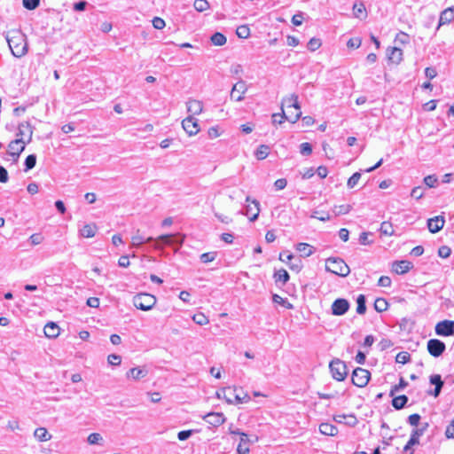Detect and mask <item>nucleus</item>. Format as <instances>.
Listing matches in <instances>:
<instances>
[{
	"mask_svg": "<svg viewBox=\"0 0 454 454\" xmlns=\"http://www.w3.org/2000/svg\"><path fill=\"white\" fill-rule=\"evenodd\" d=\"M270 153V146L266 145H261L255 151L254 155L257 160H264Z\"/></svg>",
	"mask_w": 454,
	"mask_h": 454,
	"instance_id": "35",
	"label": "nucleus"
},
{
	"mask_svg": "<svg viewBox=\"0 0 454 454\" xmlns=\"http://www.w3.org/2000/svg\"><path fill=\"white\" fill-rule=\"evenodd\" d=\"M423 435V429H414L411 432V437L405 446L403 447V451L408 452L409 450H413L412 446L419 443V437Z\"/></svg>",
	"mask_w": 454,
	"mask_h": 454,
	"instance_id": "18",
	"label": "nucleus"
},
{
	"mask_svg": "<svg viewBox=\"0 0 454 454\" xmlns=\"http://www.w3.org/2000/svg\"><path fill=\"white\" fill-rule=\"evenodd\" d=\"M444 223V216L437 215L427 220V228L431 233H436L443 228Z\"/></svg>",
	"mask_w": 454,
	"mask_h": 454,
	"instance_id": "14",
	"label": "nucleus"
},
{
	"mask_svg": "<svg viewBox=\"0 0 454 454\" xmlns=\"http://www.w3.org/2000/svg\"><path fill=\"white\" fill-rule=\"evenodd\" d=\"M223 392H229L231 395V398L233 399V403H247L250 400V396L242 391L241 388L237 387H224L223 388Z\"/></svg>",
	"mask_w": 454,
	"mask_h": 454,
	"instance_id": "9",
	"label": "nucleus"
},
{
	"mask_svg": "<svg viewBox=\"0 0 454 454\" xmlns=\"http://www.w3.org/2000/svg\"><path fill=\"white\" fill-rule=\"evenodd\" d=\"M25 150V142L22 138L12 140L8 145L7 153H19L20 154Z\"/></svg>",
	"mask_w": 454,
	"mask_h": 454,
	"instance_id": "23",
	"label": "nucleus"
},
{
	"mask_svg": "<svg viewBox=\"0 0 454 454\" xmlns=\"http://www.w3.org/2000/svg\"><path fill=\"white\" fill-rule=\"evenodd\" d=\"M370 378L371 372L368 370L357 367L353 371L351 380L355 386L364 387L368 384Z\"/></svg>",
	"mask_w": 454,
	"mask_h": 454,
	"instance_id": "6",
	"label": "nucleus"
},
{
	"mask_svg": "<svg viewBox=\"0 0 454 454\" xmlns=\"http://www.w3.org/2000/svg\"><path fill=\"white\" fill-rule=\"evenodd\" d=\"M182 127L189 136L196 135L200 131L198 120L192 115L183 120Z\"/></svg>",
	"mask_w": 454,
	"mask_h": 454,
	"instance_id": "11",
	"label": "nucleus"
},
{
	"mask_svg": "<svg viewBox=\"0 0 454 454\" xmlns=\"http://www.w3.org/2000/svg\"><path fill=\"white\" fill-rule=\"evenodd\" d=\"M211 42L215 46H223L226 43L227 38L223 34L215 32L211 36Z\"/></svg>",
	"mask_w": 454,
	"mask_h": 454,
	"instance_id": "34",
	"label": "nucleus"
},
{
	"mask_svg": "<svg viewBox=\"0 0 454 454\" xmlns=\"http://www.w3.org/2000/svg\"><path fill=\"white\" fill-rule=\"evenodd\" d=\"M325 270L340 277H347L349 272V267L340 258L331 257L326 260Z\"/></svg>",
	"mask_w": 454,
	"mask_h": 454,
	"instance_id": "3",
	"label": "nucleus"
},
{
	"mask_svg": "<svg viewBox=\"0 0 454 454\" xmlns=\"http://www.w3.org/2000/svg\"><path fill=\"white\" fill-rule=\"evenodd\" d=\"M203 110V104L200 100L190 99L187 102V111L192 115H197L201 114Z\"/></svg>",
	"mask_w": 454,
	"mask_h": 454,
	"instance_id": "21",
	"label": "nucleus"
},
{
	"mask_svg": "<svg viewBox=\"0 0 454 454\" xmlns=\"http://www.w3.org/2000/svg\"><path fill=\"white\" fill-rule=\"evenodd\" d=\"M445 435L449 439H450V438L454 439V419L451 420L450 425L447 427L446 431H445Z\"/></svg>",
	"mask_w": 454,
	"mask_h": 454,
	"instance_id": "64",
	"label": "nucleus"
},
{
	"mask_svg": "<svg viewBox=\"0 0 454 454\" xmlns=\"http://www.w3.org/2000/svg\"><path fill=\"white\" fill-rule=\"evenodd\" d=\"M301 115V107L298 102V96L292 94L282 101V113L273 114V123L281 124L285 120L295 123Z\"/></svg>",
	"mask_w": 454,
	"mask_h": 454,
	"instance_id": "1",
	"label": "nucleus"
},
{
	"mask_svg": "<svg viewBox=\"0 0 454 454\" xmlns=\"http://www.w3.org/2000/svg\"><path fill=\"white\" fill-rule=\"evenodd\" d=\"M451 250L447 246H442L438 249V255L442 258H448L450 255Z\"/></svg>",
	"mask_w": 454,
	"mask_h": 454,
	"instance_id": "61",
	"label": "nucleus"
},
{
	"mask_svg": "<svg viewBox=\"0 0 454 454\" xmlns=\"http://www.w3.org/2000/svg\"><path fill=\"white\" fill-rule=\"evenodd\" d=\"M152 22L156 29H162L166 26L165 20L160 17H154Z\"/></svg>",
	"mask_w": 454,
	"mask_h": 454,
	"instance_id": "60",
	"label": "nucleus"
},
{
	"mask_svg": "<svg viewBox=\"0 0 454 454\" xmlns=\"http://www.w3.org/2000/svg\"><path fill=\"white\" fill-rule=\"evenodd\" d=\"M365 302H366L365 296L364 294H359L356 299V304H357L356 312L358 314L363 315L365 313V311H366Z\"/></svg>",
	"mask_w": 454,
	"mask_h": 454,
	"instance_id": "38",
	"label": "nucleus"
},
{
	"mask_svg": "<svg viewBox=\"0 0 454 454\" xmlns=\"http://www.w3.org/2000/svg\"><path fill=\"white\" fill-rule=\"evenodd\" d=\"M427 348L432 356L439 357L445 351L446 345L443 341L438 339H431L427 341Z\"/></svg>",
	"mask_w": 454,
	"mask_h": 454,
	"instance_id": "8",
	"label": "nucleus"
},
{
	"mask_svg": "<svg viewBox=\"0 0 454 454\" xmlns=\"http://www.w3.org/2000/svg\"><path fill=\"white\" fill-rule=\"evenodd\" d=\"M23 6L29 11L38 7L40 0H22Z\"/></svg>",
	"mask_w": 454,
	"mask_h": 454,
	"instance_id": "55",
	"label": "nucleus"
},
{
	"mask_svg": "<svg viewBox=\"0 0 454 454\" xmlns=\"http://www.w3.org/2000/svg\"><path fill=\"white\" fill-rule=\"evenodd\" d=\"M87 441L90 444H99L103 441V437L98 433H91Z\"/></svg>",
	"mask_w": 454,
	"mask_h": 454,
	"instance_id": "54",
	"label": "nucleus"
},
{
	"mask_svg": "<svg viewBox=\"0 0 454 454\" xmlns=\"http://www.w3.org/2000/svg\"><path fill=\"white\" fill-rule=\"evenodd\" d=\"M395 42L402 45L408 44L410 43V35L407 33L400 31L395 35Z\"/></svg>",
	"mask_w": 454,
	"mask_h": 454,
	"instance_id": "44",
	"label": "nucleus"
},
{
	"mask_svg": "<svg viewBox=\"0 0 454 454\" xmlns=\"http://www.w3.org/2000/svg\"><path fill=\"white\" fill-rule=\"evenodd\" d=\"M437 181H438V179L434 175H429V176H427L426 177H424V184L428 188L434 187L435 184H437Z\"/></svg>",
	"mask_w": 454,
	"mask_h": 454,
	"instance_id": "56",
	"label": "nucleus"
},
{
	"mask_svg": "<svg viewBox=\"0 0 454 454\" xmlns=\"http://www.w3.org/2000/svg\"><path fill=\"white\" fill-rule=\"evenodd\" d=\"M147 372H148L145 369L139 368V367H134V368H131L127 372V377L132 378L134 380H140V379L145 377L147 375Z\"/></svg>",
	"mask_w": 454,
	"mask_h": 454,
	"instance_id": "27",
	"label": "nucleus"
},
{
	"mask_svg": "<svg viewBox=\"0 0 454 454\" xmlns=\"http://www.w3.org/2000/svg\"><path fill=\"white\" fill-rule=\"evenodd\" d=\"M412 267L413 264L410 261H395L392 264V270L396 274L403 275L407 273L411 269H412Z\"/></svg>",
	"mask_w": 454,
	"mask_h": 454,
	"instance_id": "15",
	"label": "nucleus"
},
{
	"mask_svg": "<svg viewBox=\"0 0 454 454\" xmlns=\"http://www.w3.org/2000/svg\"><path fill=\"white\" fill-rule=\"evenodd\" d=\"M203 419L213 427H218L225 421V417L222 412H209Z\"/></svg>",
	"mask_w": 454,
	"mask_h": 454,
	"instance_id": "17",
	"label": "nucleus"
},
{
	"mask_svg": "<svg viewBox=\"0 0 454 454\" xmlns=\"http://www.w3.org/2000/svg\"><path fill=\"white\" fill-rule=\"evenodd\" d=\"M192 319L199 325H205L209 323L208 318L203 313L195 314Z\"/></svg>",
	"mask_w": 454,
	"mask_h": 454,
	"instance_id": "49",
	"label": "nucleus"
},
{
	"mask_svg": "<svg viewBox=\"0 0 454 454\" xmlns=\"http://www.w3.org/2000/svg\"><path fill=\"white\" fill-rule=\"evenodd\" d=\"M430 383L434 385L435 387L433 392H430L434 397H437L443 387V381L439 374H434L430 376Z\"/></svg>",
	"mask_w": 454,
	"mask_h": 454,
	"instance_id": "22",
	"label": "nucleus"
},
{
	"mask_svg": "<svg viewBox=\"0 0 454 454\" xmlns=\"http://www.w3.org/2000/svg\"><path fill=\"white\" fill-rule=\"evenodd\" d=\"M272 301L273 302L280 304L286 309H293V305L287 301V299H285L278 294H273Z\"/></svg>",
	"mask_w": 454,
	"mask_h": 454,
	"instance_id": "47",
	"label": "nucleus"
},
{
	"mask_svg": "<svg viewBox=\"0 0 454 454\" xmlns=\"http://www.w3.org/2000/svg\"><path fill=\"white\" fill-rule=\"evenodd\" d=\"M311 217L318 219L319 221H322V222H326L331 219V215L328 212L318 211V210L313 211L311 214Z\"/></svg>",
	"mask_w": 454,
	"mask_h": 454,
	"instance_id": "43",
	"label": "nucleus"
},
{
	"mask_svg": "<svg viewBox=\"0 0 454 454\" xmlns=\"http://www.w3.org/2000/svg\"><path fill=\"white\" fill-rule=\"evenodd\" d=\"M319 432L322 434L328 435V436H335L338 434V428L330 423H321L319 425Z\"/></svg>",
	"mask_w": 454,
	"mask_h": 454,
	"instance_id": "24",
	"label": "nucleus"
},
{
	"mask_svg": "<svg viewBox=\"0 0 454 454\" xmlns=\"http://www.w3.org/2000/svg\"><path fill=\"white\" fill-rule=\"evenodd\" d=\"M44 334L48 338H56L59 334V327L54 322H49L44 326Z\"/></svg>",
	"mask_w": 454,
	"mask_h": 454,
	"instance_id": "25",
	"label": "nucleus"
},
{
	"mask_svg": "<svg viewBox=\"0 0 454 454\" xmlns=\"http://www.w3.org/2000/svg\"><path fill=\"white\" fill-rule=\"evenodd\" d=\"M81 235L84 238H92L96 234V226L92 224H85L81 229Z\"/></svg>",
	"mask_w": 454,
	"mask_h": 454,
	"instance_id": "36",
	"label": "nucleus"
},
{
	"mask_svg": "<svg viewBox=\"0 0 454 454\" xmlns=\"http://www.w3.org/2000/svg\"><path fill=\"white\" fill-rule=\"evenodd\" d=\"M392 397V405L395 410L403 409L408 402V397L405 395H401L398 396L394 395Z\"/></svg>",
	"mask_w": 454,
	"mask_h": 454,
	"instance_id": "30",
	"label": "nucleus"
},
{
	"mask_svg": "<svg viewBox=\"0 0 454 454\" xmlns=\"http://www.w3.org/2000/svg\"><path fill=\"white\" fill-rule=\"evenodd\" d=\"M388 308V303L384 298H377L374 301V309L378 312L386 311Z\"/></svg>",
	"mask_w": 454,
	"mask_h": 454,
	"instance_id": "39",
	"label": "nucleus"
},
{
	"mask_svg": "<svg viewBox=\"0 0 454 454\" xmlns=\"http://www.w3.org/2000/svg\"><path fill=\"white\" fill-rule=\"evenodd\" d=\"M362 40L359 37L350 38L347 42L348 48L358 49L361 46Z\"/></svg>",
	"mask_w": 454,
	"mask_h": 454,
	"instance_id": "59",
	"label": "nucleus"
},
{
	"mask_svg": "<svg viewBox=\"0 0 454 454\" xmlns=\"http://www.w3.org/2000/svg\"><path fill=\"white\" fill-rule=\"evenodd\" d=\"M274 278L277 284L281 283L282 285H285L289 280L290 276L286 270L281 269L274 274Z\"/></svg>",
	"mask_w": 454,
	"mask_h": 454,
	"instance_id": "33",
	"label": "nucleus"
},
{
	"mask_svg": "<svg viewBox=\"0 0 454 454\" xmlns=\"http://www.w3.org/2000/svg\"><path fill=\"white\" fill-rule=\"evenodd\" d=\"M173 239L174 236L172 234L161 235L157 239L154 247L160 249L161 245H170L173 242Z\"/></svg>",
	"mask_w": 454,
	"mask_h": 454,
	"instance_id": "31",
	"label": "nucleus"
},
{
	"mask_svg": "<svg viewBox=\"0 0 454 454\" xmlns=\"http://www.w3.org/2000/svg\"><path fill=\"white\" fill-rule=\"evenodd\" d=\"M6 40L14 57L21 58L27 54L28 49L27 37L20 31L10 32L6 36Z\"/></svg>",
	"mask_w": 454,
	"mask_h": 454,
	"instance_id": "2",
	"label": "nucleus"
},
{
	"mask_svg": "<svg viewBox=\"0 0 454 454\" xmlns=\"http://www.w3.org/2000/svg\"><path fill=\"white\" fill-rule=\"evenodd\" d=\"M35 164H36V155L29 154L28 156H27L25 162H24V165H25L24 171L27 172V171L31 170L32 168H35Z\"/></svg>",
	"mask_w": 454,
	"mask_h": 454,
	"instance_id": "40",
	"label": "nucleus"
},
{
	"mask_svg": "<svg viewBox=\"0 0 454 454\" xmlns=\"http://www.w3.org/2000/svg\"><path fill=\"white\" fill-rule=\"evenodd\" d=\"M380 231L383 235L391 236L394 233V228L388 222H383L380 225Z\"/></svg>",
	"mask_w": 454,
	"mask_h": 454,
	"instance_id": "45",
	"label": "nucleus"
},
{
	"mask_svg": "<svg viewBox=\"0 0 454 454\" xmlns=\"http://www.w3.org/2000/svg\"><path fill=\"white\" fill-rule=\"evenodd\" d=\"M300 153L302 155H305V156L310 155L311 153H312V146H311V145L309 143H308V142L301 144V145H300Z\"/></svg>",
	"mask_w": 454,
	"mask_h": 454,
	"instance_id": "57",
	"label": "nucleus"
},
{
	"mask_svg": "<svg viewBox=\"0 0 454 454\" xmlns=\"http://www.w3.org/2000/svg\"><path fill=\"white\" fill-rule=\"evenodd\" d=\"M34 436L39 441V442H47L51 440V435L48 433L47 429L45 427H38L34 432Z\"/></svg>",
	"mask_w": 454,
	"mask_h": 454,
	"instance_id": "29",
	"label": "nucleus"
},
{
	"mask_svg": "<svg viewBox=\"0 0 454 454\" xmlns=\"http://www.w3.org/2000/svg\"><path fill=\"white\" fill-rule=\"evenodd\" d=\"M436 335L438 336H451L454 335V321L442 320L436 324L434 327Z\"/></svg>",
	"mask_w": 454,
	"mask_h": 454,
	"instance_id": "7",
	"label": "nucleus"
},
{
	"mask_svg": "<svg viewBox=\"0 0 454 454\" xmlns=\"http://www.w3.org/2000/svg\"><path fill=\"white\" fill-rule=\"evenodd\" d=\"M28 134V142L31 141L32 135H33V128L31 124L28 121L22 122L19 125V133L18 136H25L26 134Z\"/></svg>",
	"mask_w": 454,
	"mask_h": 454,
	"instance_id": "28",
	"label": "nucleus"
},
{
	"mask_svg": "<svg viewBox=\"0 0 454 454\" xmlns=\"http://www.w3.org/2000/svg\"><path fill=\"white\" fill-rule=\"evenodd\" d=\"M246 201L251 202L254 206L247 205L245 215L248 216L250 222H254L259 216L260 202L257 200H252L249 196L246 198Z\"/></svg>",
	"mask_w": 454,
	"mask_h": 454,
	"instance_id": "10",
	"label": "nucleus"
},
{
	"mask_svg": "<svg viewBox=\"0 0 454 454\" xmlns=\"http://www.w3.org/2000/svg\"><path fill=\"white\" fill-rule=\"evenodd\" d=\"M193 6L199 12H202L209 8V3L207 0H195Z\"/></svg>",
	"mask_w": 454,
	"mask_h": 454,
	"instance_id": "46",
	"label": "nucleus"
},
{
	"mask_svg": "<svg viewBox=\"0 0 454 454\" xmlns=\"http://www.w3.org/2000/svg\"><path fill=\"white\" fill-rule=\"evenodd\" d=\"M247 90V87L246 82L243 80H240L233 85L231 91V98L235 99L236 101H242Z\"/></svg>",
	"mask_w": 454,
	"mask_h": 454,
	"instance_id": "13",
	"label": "nucleus"
},
{
	"mask_svg": "<svg viewBox=\"0 0 454 454\" xmlns=\"http://www.w3.org/2000/svg\"><path fill=\"white\" fill-rule=\"evenodd\" d=\"M43 236L39 233L32 234L29 238V240L33 246L39 245L43 242Z\"/></svg>",
	"mask_w": 454,
	"mask_h": 454,
	"instance_id": "63",
	"label": "nucleus"
},
{
	"mask_svg": "<svg viewBox=\"0 0 454 454\" xmlns=\"http://www.w3.org/2000/svg\"><path fill=\"white\" fill-rule=\"evenodd\" d=\"M216 252H207L204 253L200 255V261L203 263H207L213 262L216 257Z\"/></svg>",
	"mask_w": 454,
	"mask_h": 454,
	"instance_id": "53",
	"label": "nucleus"
},
{
	"mask_svg": "<svg viewBox=\"0 0 454 454\" xmlns=\"http://www.w3.org/2000/svg\"><path fill=\"white\" fill-rule=\"evenodd\" d=\"M236 34L239 38H247L250 35V29L247 25L238 27Z\"/></svg>",
	"mask_w": 454,
	"mask_h": 454,
	"instance_id": "48",
	"label": "nucleus"
},
{
	"mask_svg": "<svg viewBox=\"0 0 454 454\" xmlns=\"http://www.w3.org/2000/svg\"><path fill=\"white\" fill-rule=\"evenodd\" d=\"M424 195V188L422 186L414 187L411 192V196L416 200H419Z\"/></svg>",
	"mask_w": 454,
	"mask_h": 454,
	"instance_id": "58",
	"label": "nucleus"
},
{
	"mask_svg": "<svg viewBox=\"0 0 454 454\" xmlns=\"http://www.w3.org/2000/svg\"><path fill=\"white\" fill-rule=\"evenodd\" d=\"M333 420L337 423H344L349 427H355L358 423L354 414H338L333 416Z\"/></svg>",
	"mask_w": 454,
	"mask_h": 454,
	"instance_id": "19",
	"label": "nucleus"
},
{
	"mask_svg": "<svg viewBox=\"0 0 454 454\" xmlns=\"http://www.w3.org/2000/svg\"><path fill=\"white\" fill-rule=\"evenodd\" d=\"M360 178H361L360 172L354 173L348 180V183H347L348 187L350 189L354 188L359 182Z\"/></svg>",
	"mask_w": 454,
	"mask_h": 454,
	"instance_id": "51",
	"label": "nucleus"
},
{
	"mask_svg": "<svg viewBox=\"0 0 454 454\" xmlns=\"http://www.w3.org/2000/svg\"><path fill=\"white\" fill-rule=\"evenodd\" d=\"M296 249L302 254L303 256H309L313 254V247L307 243H298Z\"/></svg>",
	"mask_w": 454,
	"mask_h": 454,
	"instance_id": "37",
	"label": "nucleus"
},
{
	"mask_svg": "<svg viewBox=\"0 0 454 454\" xmlns=\"http://www.w3.org/2000/svg\"><path fill=\"white\" fill-rule=\"evenodd\" d=\"M408 386V382L403 378H400L399 383L391 387L389 396H394L396 392L405 388Z\"/></svg>",
	"mask_w": 454,
	"mask_h": 454,
	"instance_id": "41",
	"label": "nucleus"
},
{
	"mask_svg": "<svg viewBox=\"0 0 454 454\" xmlns=\"http://www.w3.org/2000/svg\"><path fill=\"white\" fill-rule=\"evenodd\" d=\"M387 57L389 62L398 65L403 60V51L398 47H388L387 49Z\"/></svg>",
	"mask_w": 454,
	"mask_h": 454,
	"instance_id": "16",
	"label": "nucleus"
},
{
	"mask_svg": "<svg viewBox=\"0 0 454 454\" xmlns=\"http://www.w3.org/2000/svg\"><path fill=\"white\" fill-rule=\"evenodd\" d=\"M108 363L112 365H118L121 362V357L119 355L111 354L107 357Z\"/></svg>",
	"mask_w": 454,
	"mask_h": 454,
	"instance_id": "62",
	"label": "nucleus"
},
{
	"mask_svg": "<svg viewBox=\"0 0 454 454\" xmlns=\"http://www.w3.org/2000/svg\"><path fill=\"white\" fill-rule=\"evenodd\" d=\"M410 359H411V355L406 351L399 352L395 356L396 363L403 364L408 363L410 361Z\"/></svg>",
	"mask_w": 454,
	"mask_h": 454,
	"instance_id": "50",
	"label": "nucleus"
},
{
	"mask_svg": "<svg viewBox=\"0 0 454 454\" xmlns=\"http://www.w3.org/2000/svg\"><path fill=\"white\" fill-rule=\"evenodd\" d=\"M329 368L332 376L338 381H342L348 375V370L346 364L339 358L332 360L329 364Z\"/></svg>",
	"mask_w": 454,
	"mask_h": 454,
	"instance_id": "5",
	"label": "nucleus"
},
{
	"mask_svg": "<svg viewBox=\"0 0 454 454\" xmlns=\"http://www.w3.org/2000/svg\"><path fill=\"white\" fill-rule=\"evenodd\" d=\"M352 207L348 204H343L339 206H334L333 212L335 215H346L350 212Z\"/></svg>",
	"mask_w": 454,
	"mask_h": 454,
	"instance_id": "42",
	"label": "nucleus"
},
{
	"mask_svg": "<svg viewBox=\"0 0 454 454\" xmlns=\"http://www.w3.org/2000/svg\"><path fill=\"white\" fill-rule=\"evenodd\" d=\"M131 240L133 247H139L144 243L153 241V239L152 237L145 238L144 236L140 235L139 231H137V233L134 236H132Z\"/></svg>",
	"mask_w": 454,
	"mask_h": 454,
	"instance_id": "32",
	"label": "nucleus"
},
{
	"mask_svg": "<svg viewBox=\"0 0 454 454\" xmlns=\"http://www.w3.org/2000/svg\"><path fill=\"white\" fill-rule=\"evenodd\" d=\"M321 44H322V43L319 38L312 37L309 41L307 47L310 51H315L321 46Z\"/></svg>",
	"mask_w": 454,
	"mask_h": 454,
	"instance_id": "52",
	"label": "nucleus"
},
{
	"mask_svg": "<svg viewBox=\"0 0 454 454\" xmlns=\"http://www.w3.org/2000/svg\"><path fill=\"white\" fill-rule=\"evenodd\" d=\"M349 309V302L343 298L336 299L332 304V313L334 316H342Z\"/></svg>",
	"mask_w": 454,
	"mask_h": 454,
	"instance_id": "12",
	"label": "nucleus"
},
{
	"mask_svg": "<svg viewBox=\"0 0 454 454\" xmlns=\"http://www.w3.org/2000/svg\"><path fill=\"white\" fill-rule=\"evenodd\" d=\"M454 20V9L453 7H449L445 10H443L439 18V23L437 26V29L440 28L441 26L450 24L451 21Z\"/></svg>",
	"mask_w": 454,
	"mask_h": 454,
	"instance_id": "20",
	"label": "nucleus"
},
{
	"mask_svg": "<svg viewBox=\"0 0 454 454\" xmlns=\"http://www.w3.org/2000/svg\"><path fill=\"white\" fill-rule=\"evenodd\" d=\"M155 303V296L147 293L137 294L133 297V305L143 311L152 309Z\"/></svg>",
	"mask_w": 454,
	"mask_h": 454,
	"instance_id": "4",
	"label": "nucleus"
},
{
	"mask_svg": "<svg viewBox=\"0 0 454 454\" xmlns=\"http://www.w3.org/2000/svg\"><path fill=\"white\" fill-rule=\"evenodd\" d=\"M353 14L356 18L364 20L367 17L366 9L363 2H356L353 5Z\"/></svg>",
	"mask_w": 454,
	"mask_h": 454,
	"instance_id": "26",
	"label": "nucleus"
}]
</instances>
